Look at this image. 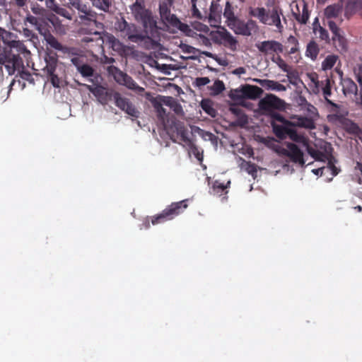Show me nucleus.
I'll use <instances>...</instances> for the list:
<instances>
[{"instance_id": "nucleus-1", "label": "nucleus", "mask_w": 362, "mask_h": 362, "mask_svg": "<svg viewBox=\"0 0 362 362\" xmlns=\"http://www.w3.org/2000/svg\"><path fill=\"white\" fill-rule=\"evenodd\" d=\"M297 143L304 147L308 153L315 160L318 161H328L329 168L332 170L334 175H337L339 173V169L334 165L335 160L332 155V148L331 145L327 143H325L323 145V151L320 150L315 151L309 146L308 139L303 135L300 137V141Z\"/></svg>"}, {"instance_id": "nucleus-2", "label": "nucleus", "mask_w": 362, "mask_h": 362, "mask_svg": "<svg viewBox=\"0 0 362 362\" xmlns=\"http://www.w3.org/2000/svg\"><path fill=\"white\" fill-rule=\"evenodd\" d=\"M297 143L304 147L308 153L315 160L318 161H328L329 168L332 170L334 175H337L339 173V169L334 165L335 160L332 155V148L331 145L327 143H325L323 145V151L320 150L315 151L309 146L308 139L303 135L300 137V141Z\"/></svg>"}, {"instance_id": "nucleus-3", "label": "nucleus", "mask_w": 362, "mask_h": 362, "mask_svg": "<svg viewBox=\"0 0 362 362\" xmlns=\"http://www.w3.org/2000/svg\"><path fill=\"white\" fill-rule=\"evenodd\" d=\"M297 143L304 147L308 153L315 160L318 161H328L329 168L332 170L334 175H337L339 173V169L334 165L335 160L332 155V148L331 145L327 143H325L323 145V151L320 150L315 151L309 146L308 139L303 135L300 137V141Z\"/></svg>"}, {"instance_id": "nucleus-4", "label": "nucleus", "mask_w": 362, "mask_h": 362, "mask_svg": "<svg viewBox=\"0 0 362 362\" xmlns=\"http://www.w3.org/2000/svg\"><path fill=\"white\" fill-rule=\"evenodd\" d=\"M276 119L284 123L286 126H293L313 129L315 127L313 119L305 117L294 115L291 117V121L284 119L281 116H276ZM274 132L280 139H284L288 134L289 129L287 127L273 125Z\"/></svg>"}, {"instance_id": "nucleus-5", "label": "nucleus", "mask_w": 362, "mask_h": 362, "mask_svg": "<svg viewBox=\"0 0 362 362\" xmlns=\"http://www.w3.org/2000/svg\"><path fill=\"white\" fill-rule=\"evenodd\" d=\"M249 14L257 18L262 24L275 26L279 32L283 29L280 18L281 13L276 8L271 11H267L263 7L250 8Z\"/></svg>"}, {"instance_id": "nucleus-6", "label": "nucleus", "mask_w": 362, "mask_h": 362, "mask_svg": "<svg viewBox=\"0 0 362 362\" xmlns=\"http://www.w3.org/2000/svg\"><path fill=\"white\" fill-rule=\"evenodd\" d=\"M130 10L135 19L143 24L146 32L156 27V21L151 13L145 8L144 1L135 2L130 6Z\"/></svg>"}, {"instance_id": "nucleus-7", "label": "nucleus", "mask_w": 362, "mask_h": 362, "mask_svg": "<svg viewBox=\"0 0 362 362\" xmlns=\"http://www.w3.org/2000/svg\"><path fill=\"white\" fill-rule=\"evenodd\" d=\"M211 40L218 45H223L231 51H236L238 49L239 43L234 37L225 28H220L218 30L210 33Z\"/></svg>"}, {"instance_id": "nucleus-8", "label": "nucleus", "mask_w": 362, "mask_h": 362, "mask_svg": "<svg viewBox=\"0 0 362 362\" xmlns=\"http://www.w3.org/2000/svg\"><path fill=\"white\" fill-rule=\"evenodd\" d=\"M185 201H182L177 203H173L169 207L163 210V211L151 219L153 225L163 223L165 221L170 220L175 216L182 213L184 209L187 207V205L185 203Z\"/></svg>"}, {"instance_id": "nucleus-9", "label": "nucleus", "mask_w": 362, "mask_h": 362, "mask_svg": "<svg viewBox=\"0 0 362 362\" xmlns=\"http://www.w3.org/2000/svg\"><path fill=\"white\" fill-rule=\"evenodd\" d=\"M68 6L78 11L81 20L93 22L98 28H102V24L96 22L95 13L81 0H68Z\"/></svg>"}, {"instance_id": "nucleus-10", "label": "nucleus", "mask_w": 362, "mask_h": 362, "mask_svg": "<svg viewBox=\"0 0 362 362\" xmlns=\"http://www.w3.org/2000/svg\"><path fill=\"white\" fill-rule=\"evenodd\" d=\"M172 5L167 3H162L160 4L159 10L162 20L166 23L178 28L180 31H186L188 33L187 34L192 35V33H190L187 24L182 23L175 15L170 13V7Z\"/></svg>"}, {"instance_id": "nucleus-11", "label": "nucleus", "mask_w": 362, "mask_h": 362, "mask_svg": "<svg viewBox=\"0 0 362 362\" xmlns=\"http://www.w3.org/2000/svg\"><path fill=\"white\" fill-rule=\"evenodd\" d=\"M187 26L192 33V35L187 34L188 33L186 31H182L187 36L196 38L199 40L201 43L205 45H208L209 44V40L206 37V35L210 34L209 28L200 22L194 21L191 23V25H187Z\"/></svg>"}, {"instance_id": "nucleus-12", "label": "nucleus", "mask_w": 362, "mask_h": 362, "mask_svg": "<svg viewBox=\"0 0 362 362\" xmlns=\"http://www.w3.org/2000/svg\"><path fill=\"white\" fill-rule=\"evenodd\" d=\"M284 102L274 95H268L260 100L259 108L265 115H270L274 110L280 109Z\"/></svg>"}, {"instance_id": "nucleus-13", "label": "nucleus", "mask_w": 362, "mask_h": 362, "mask_svg": "<svg viewBox=\"0 0 362 362\" xmlns=\"http://www.w3.org/2000/svg\"><path fill=\"white\" fill-rule=\"evenodd\" d=\"M109 71L112 74L115 80L118 83L125 86L129 89L137 90L139 93L144 91L143 88L138 86L130 76L123 73L117 67L110 66L109 68Z\"/></svg>"}, {"instance_id": "nucleus-14", "label": "nucleus", "mask_w": 362, "mask_h": 362, "mask_svg": "<svg viewBox=\"0 0 362 362\" xmlns=\"http://www.w3.org/2000/svg\"><path fill=\"white\" fill-rule=\"evenodd\" d=\"M229 28L237 35L250 36L252 31L257 29V25L253 20H248L247 22H244L238 18Z\"/></svg>"}, {"instance_id": "nucleus-15", "label": "nucleus", "mask_w": 362, "mask_h": 362, "mask_svg": "<svg viewBox=\"0 0 362 362\" xmlns=\"http://www.w3.org/2000/svg\"><path fill=\"white\" fill-rule=\"evenodd\" d=\"M258 88L252 86H245L240 88L232 90L229 94V96L233 100H240L242 98H250L254 99L257 95Z\"/></svg>"}, {"instance_id": "nucleus-16", "label": "nucleus", "mask_w": 362, "mask_h": 362, "mask_svg": "<svg viewBox=\"0 0 362 362\" xmlns=\"http://www.w3.org/2000/svg\"><path fill=\"white\" fill-rule=\"evenodd\" d=\"M0 63L5 64L9 75L14 74L15 70L18 69L22 64L21 59L18 54H12L11 52H5L1 57Z\"/></svg>"}, {"instance_id": "nucleus-17", "label": "nucleus", "mask_w": 362, "mask_h": 362, "mask_svg": "<svg viewBox=\"0 0 362 362\" xmlns=\"http://www.w3.org/2000/svg\"><path fill=\"white\" fill-rule=\"evenodd\" d=\"M281 153L288 156L293 163L300 166H303L305 164L303 152L294 144L288 143L286 147L281 150Z\"/></svg>"}, {"instance_id": "nucleus-18", "label": "nucleus", "mask_w": 362, "mask_h": 362, "mask_svg": "<svg viewBox=\"0 0 362 362\" xmlns=\"http://www.w3.org/2000/svg\"><path fill=\"white\" fill-rule=\"evenodd\" d=\"M93 34L98 37V40L101 41L103 44H106L113 50L120 54L124 52L123 45L113 35L109 33L102 34L100 31H95Z\"/></svg>"}, {"instance_id": "nucleus-19", "label": "nucleus", "mask_w": 362, "mask_h": 362, "mask_svg": "<svg viewBox=\"0 0 362 362\" xmlns=\"http://www.w3.org/2000/svg\"><path fill=\"white\" fill-rule=\"evenodd\" d=\"M116 105L127 115L133 117H138L139 112L134 105L127 98H122L118 93L114 94Z\"/></svg>"}, {"instance_id": "nucleus-20", "label": "nucleus", "mask_w": 362, "mask_h": 362, "mask_svg": "<svg viewBox=\"0 0 362 362\" xmlns=\"http://www.w3.org/2000/svg\"><path fill=\"white\" fill-rule=\"evenodd\" d=\"M291 11L295 18L300 23H306L308 19V11L304 1H293L291 4Z\"/></svg>"}, {"instance_id": "nucleus-21", "label": "nucleus", "mask_w": 362, "mask_h": 362, "mask_svg": "<svg viewBox=\"0 0 362 362\" xmlns=\"http://www.w3.org/2000/svg\"><path fill=\"white\" fill-rule=\"evenodd\" d=\"M257 47L260 52L267 54H279L283 52L282 45L274 40L263 41L257 45Z\"/></svg>"}, {"instance_id": "nucleus-22", "label": "nucleus", "mask_w": 362, "mask_h": 362, "mask_svg": "<svg viewBox=\"0 0 362 362\" xmlns=\"http://www.w3.org/2000/svg\"><path fill=\"white\" fill-rule=\"evenodd\" d=\"M221 12L222 9L219 4L214 0H212L208 16L209 23L211 26H219L221 22Z\"/></svg>"}, {"instance_id": "nucleus-23", "label": "nucleus", "mask_w": 362, "mask_h": 362, "mask_svg": "<svg viewBox=\"0 0 362 362\" xmlns=\"http://www.w3.org/2000/svg\"><path fill=\"white\" fill-rule=\"evenodd\" d=\"M86 87L101 104H106L110 99V93L103 86L86 85Z\"/></svg>"}, {"instance_id": "nucleus-24", "label": "nucleus", "mask_w": 362, "mask_h": 362, "mask_svg": "<svg viewBox=\"0 0 362 362\" xmlns=\"http://www.w3.org/2000/svg\"><path fill=\"white\" fill-rule=\"evenodd\" d=\"M342 13V5L339 4L329 5L326 7L324 11L325 17L329 20V21L336 20L339 22H342L341 18Z\"/></svg>"}, {"instance_id": "nucleus-25", "label": "nucleus", "mask_w": 362, "mask_h": 362, "mask_svg": "<svg viewBox=\"0 0 362 362\" xmlns=\"http://www.w3.org/2000/svg\"><path fill=\"white\" fill-rule=\"evenodd\" d=\"M328 25L333 34L332 40L335 46H339L341 49H344L345 39L336 23L332 21H328Z\"/></svg>"}, {"instance_id": "nucleus-26", "label": "nucleus", "mask_w": 362, "mask_h": 362, "mask_svg": "<svg viewBox=\"0 0 362 362\" xmlns=\"http://www.w3.org/2000/svg\"><path fill=\"white\" fill-rule=\"evenodd\" d=\"M252 81L259 83L263 88L276 91H285L286 88L282 84L279 83L277 81L268 80V79H259V78H253Z\"/></svg>"}, {"instance_id": "nucleus-27", "label": "nucleus", "mask_w": 362, "mask_h": 362, "mask_svg": "<svg viewBox=\"0 0 362 362\" xmlns=\"http://www.w3.org/2000/svg\"><path fill=\"white\" fill-rule=\"evenodd\" d=\"M6 46H8L11 50L14 49L18 53L24 54H30V52L27 49L23 42L21 40H16V36L14 34L13 35V37H11Z\"/></svg>"}, {"instance_id": "nucleus-28", "label": "nucleus", "mask_w": 362, "mask_h": 362, "mask_svg": "<svg viewBox=\"0 0 362 362\" xmlns=\"http://www.w3.org/2000/svg\"><path fill=\"white\" fill-rule=\"evenodd\" d=\"M230 181L228 180L226 182H221L217 180L214 181L212 185V192L218 196H222L228 193V189L230 186Z\"/></svg>"}, {"instance_id": "nucleus-29", "label": "nucleus", "mask_w": 362, "mask_h": 362, "mask_svg": "<svg viewBox=\"0 0 362 362\" xmlns=\"http://www.w3.org/2000/svg\"><path fill=\"white\" fill-rule=\"evenodd\" d=\"M46 42L48 45H49L52 47L57 50L62 51L63 53H71V49L64 47L61 43L58 42V40L51 35H49L45 38Z\"/></svg>"}, {"instance_id": "nucleus-30", "label": "nucleus", "mask_w": 362, "mask_h": 362, "mask_svg": "<svg viewBox=\"0 0 362 362\" xmlns=\"http://www.w3.org/2000/svg\"><path fill=\"white\" fill-rule=\"evenodd\" d=\"M223 17L226 19V23L229 28L233 23L238 18H237L233 11V8L229 2H227L223 12Z\"/></svg>"}, {"instance_id": "nucleus-31", "label": "nucleus", "mask_w": 362, "mask_h": 362, "mask_svg": "<svg viewBox=\"0 0 362 362\" xmlns=\"http://www.w3.org/2000/svg\"><path fill=\"white\" fill-rule=\"evenodd\" d=\"M176 130L177 136L180 137L182 142L187 146L192 144V142L190 139L189 132L183 125L177 124L176 126Z\"/></svg>"}, {"instance_id": "nucleus-32", "label": "nucleus", "mask_w": 362, "mask_h": 362, "mask_svg": "<svg viewBox=\"0 0 362 362\" xmlns=\"http://www.w3.org/2000/svg\"><path fill=\"white\" fill-rule=\"evenodd\" d=\"M272 62H274L282 71L287 73V78L289 82H292L291 79V75L293 73L291 72L290 67L288 64L281 59V57L279 55L274 56L272 59Z\"/></svg>"}, {"instance_id": "nucleus-33", "label": "nucleus", "mask_w": 362, "mask_h": 362, "mask_svg": "<svg viewBox=\"0 0 362 362\" xmlns=\"http://www.w3.org/2000/svg\"><path fill=\"white\" fill-rule=\"evenodd\" d=\"M362 7V0L350 1L345 8V16L348 18Z\"/></svg>"}, {"instance_id": "nucleus-34", "label": "nucleus", "mask_w": 362, "mask_h": 362, "mask_svg": "<svg viewBox=\"0 0 362 362\" xmlns=\"http://www.w3.org/2000/svg\"><path fill=\"white\" fill-rule=\"evenodd\" d=\"M46 66L44 68V71L47 74H52V72H55L57 64V59L55 56L49 55L45 58Z\"/></svg>"}, {"instance_id": "nucleus-35", "label": "nucleus", "mask_w": 362, "mask_h": 362, "mask_svg": "<svg viewBox=\"0 0 362 362\" xmlns=\"http://www.w3.org/2000/svg\"><path fill=\"white\" fill-rule=\"evenodd\" d=\"M117 28L121 31H127V35H128L129 39H133L135 37V35L132 33V28L134 30L135 26L134 25L128 24V23L124 19L118 21Z\"/></svg>"}, {"instance_id": "nucleus-36", "label": "nucleus", "mask_w": 362, "mask_h": 362, "mask_svg": "<svg viewBox=\"0 0 362 362\" xmlns=\"http://www.w3.org/2000/svg\"><path fill=\"white\" fill-rule=\"evenodd\" d=\"M240 169L251 175L254 179L257 177V168L255 165L245 160L240 163Z\"/></svg>"}, {"instance_id": "nucleus-37", "label": "nucleus", "mask_w": 362, "mask_h": 362, "mask_svg": "<svg viewBox=\"0 0 362 362\" xmlns=\"http://www.w3.org/2000/svg\"><path fill=\"white\" fill-rule=\"evenodd\" d=\"M343 90L345 94H356L357 93V86L355 83L350 79H345L342 83Z\"/></svg>"}, {"instance_id": "nucleus-38", "label": "nucleus", "mask_w": 362, "mask_h": 362, "mask_svg": "<svg viewBox=\"0 0 362 362\" xmlns=\"http://www.w3.org/2000/svg\"><path fill=\"white\" fill-rule=\"evenodd\" d=\"M201 107L202 110L209 115H210L212 117H216V111L213 107L212 102L210 100H202L201 102Z\"/></svg>"}, {"instance_id": "nucleus-39", "label": "nucleus", "mask_w": 362, "mask_h": 362, "mask_svg": "<svg viewBox=\"0 0 362 362\" xmlns=\"http://www.w3.org/2000/svg\"><path fill=\"white\" fill-rule=\"evenodd\" d=\"M337 59L338 57L337 55H328L322 63V69L325 71L331 69L336 64Z\"/></svg>"}, {"instance_id": "nucleus-40", "label": "nucleus", "mask_w": 362, "mask_h": 362, "mask_svg": "<svg viewBox=\"0 0 362 362\" xmlns=\"http://www.w3.org/2000/svg\"><path fill=\"white\" fill-rule=\"evenodd\" d=\"M225 89V86L223 81L216 80L213 85L210 86L211 94L212 95H217L220 94Z\"/></svg>"}, {"instance_id": "nucleus-41", "label": "nucleus", "mask_w": 362, "mask_h": 362, "mask_svg": "<svg viewBox=\"0 0 362 362\" xmlns=\"http://www.w3.org/2000/svg\"><path fill=\"white\" fill-rule=\"evenodd\" d=\"M175 100V99H174L172 97L159 95L153 98L152 100L159 103L162 106L165 105L170 107L171 105H173Z\"/></svg>"}, {"instance_id": "nucleus-42", "label": "nucleus", "mask_w": 362, "mask_h": 362, "mask_svg": "<svg viewBox=\"0 0 362 362\" xmlns=\"http://www.w3.org/2000/svg\"><path fill=\"white\" fill-rule=\"evenodd\" d=\"M310 79L309 86L314 93H319V81L317 80V76L315 74H310L308 75Z\"/></svg>"}, {"instance_id": "nucleus-43", "label": "nucleus", "mask_w": 362, "mask_h": 362, "mask_svg": "<svg viewBox=\"0 0 362 362\" xmlns=\"http://www.w3.org/2000/svg\"><path fill=\"white\" fill-rule=\"evenodd\" d=\"M151 102L153 103V105L154 108L156 110L158 117H159V119L160 120H162V122H164L165 120L167 119V113H166L165 110L159 103H156V102H154L153 100H151Z\"/></svg>"}, {"instance_id": "nucleus-44", "label": "nucleus", "mask_w": 362, "mask_h": 362, "mask_svg": "<svg viewBox=\"0 0 362 362\" xmlns=\"http://www.w3.org/2000/svg\"><path fill=\"white\" fill-rule=\"evenodd\" d=\"M318 54L317 45L315 42H310L307 47L306 55L315 59Z\"/></svg>"}, {"instance_id": "nucleus-45", "label": "nucleus", "mask_w": 362, "mask_h": 362, "mask_svg": "<svg viewBox=\"0 0 362 362\" xmlns=\"http://www.w3.org/2000/svg\"><path fill=\"white\" fill-rule=\"evenodd\" d=\"M93 3V5L96 8L106 11L108 10L110 6V2L108 0H90Z\"/></svg>"}, {"instance_id": "nucleus-46", "label": "nucleus", "mask_w": 362, "mask_h": 362, "mask_svg": "<svg viewBox=\"0 0 362 362\" xmlns=\"http://www.w3.org/2000/svg\"><path fill=\"white\" fill-rule=\"evenodd\" d=\"M193 131L195 133H197L204 140L213 141L214 139V135L210 132H204V130L199 129V127H195Z\"/></svg>"}, {"instance_id": "nucleus-47", "label": "nucleus", "mask_w": 362, "mask_h": 362, "mask_svg": "<svg viewBox=\"0 0 362 362\" xmlns=\"http://www.w3.org/2000/svg\"><path fill=\"white\" fill-rule=\"evenodd\" d=\"M13 33L0 27V41H2L4 45H7L11 37H13Z\"/></svg>"}, {"instance_id": "nucleus-48", "label": "nucleus", "mask_w": 362, "mask_h": 362, "mask_svg": "<svg viewBox=\"0 0 362 362\" xmlns=\"http://www.w3.org/2000/svg\"><path fill=\"white\" fill-rule=\"evenodd\" d=\"M322 92L325 100L329 104H332V103L328 99V96L331 95V88H330V81L329 79H326L325 81V84L322 88Z\"/></svg>"}, {"instance_id": "nucleus-49", "label": "nucleus", "mask_w": 362, "mask_h": 362, "mask_svg": "<svg viewBox=\"0 0 362 362\" xmlns=\"http://www.w3.org/2000/svg\"><path fill=\"white\" fill-rule=\"evenodd\" d=\"M54 13H56L57 14L68 19V20H71L72 19V16L71 14L64 8L63 7H61L58 5V6L54 9Z\"/></svg>"}, {"instance_id": "nucleus-50", "label": "nucleus", "mask_w": 362, "mask_h": 362, "mask_svg": "<svg viewBox=\"0 0 362 362\" xmlns=\"http://www.w3.org/2000/svg\"><path fill=\"white\" fill-rule=\"evenodd\" d=\"M78 71L81 73L83 76H90L93 75V69L86 64H83L79 67Z\"/></svg>"}, {"instance_id": "nucleus-51", "label": "nucleus", "mask_w": 362, "mask_h": 362, "mask_svg": "<svg viewBox=\"0 0 362 362\" xmlns=\"http://www.w3.org/2000/svg\"><path fill=\"white\" fill-rule=\"evenodd\" d=\"M188 146L190 148L189 153H192L199 161H202L203 159L202 153L200 152L199 149L197 147H195L192 143L191 145Z\"/></svg>"}, {"instance_id": "nucleus-52", "label": "nucleus", "mask_w": 362, "mask_h": 362, "mask_svg": "<svg viewBox=\"0 0 362 362\" xmlns=\"http://www.w3.org/2000/svg\"><path fill=\"white\" fill-rule=\"evenodd\" d=\"M180 48L182 52L186 54H194L196 52V49L194 47L187 44H181L180 45Z\"/></svg>"}, {"instance_id": "nucleus-53", "label": "nucleus", "mask_w": 362, "mask_h": 362, "mask_svg": "<svg viewBox=\"0 0 362 362\" xmlns=\"http://www.w3.org/2000/svg\"><path fill=\"white\" fill-rule=\"evenodd\" d=\"M192 4V15L193 17L197 18L198 19H203L204 17L199 11L197 7V2L191 3Z\"/></svg>"}, {"instance_id": "nucleus-54", "label": "nucleus", "mask_w": 362, "mask_h": 362, "mask_svg": "<svg viewBox=\"0 0 362 362\" xmlns=\"http://www.w3.org/2000/svg\"><path fill=\"white\" fill-rule=\"evenodd\" d=\"M315 34L318 35L319 37L322 40H327L329 39V35L327 31L320 26L318 28L315 29Z\"/></svg>"}, {"instance_id": "nucleus-55", "label": "nucleus", "mask_w": 362, "mask_h": 362, "mask_svg": "<svg viewBox=\"0 0 362 362\" xmlns=\"http://www.w3.org/2000/svg\"><path fill=\"white\" fill-rule=\"evenodd\" d=\"M47 75L49 77V80L53 85L54 87H59L60 85V79L59 77L54 74V72H52V74H47Z\"/></svg>"}, {"instance_id": "nucleus-56", "label": "nucleus", "mask_w": 362, "mask_h": 362, "mask_svg": "<svg viewBox=\"0 0 362 362\" xmlns=\"http://www.w3.org/2000/svg\"><path fill=\"white\" fill-rule=\"evenodd\" d=\"M209 82L210 80L208 77H200L196 78L195 84L197 86L201 87L209 83Z\"/></svg>"}, {"instance_id": "nucleus-57", "label": "nucleus", "mask_w": 362, "mask_h": 362, "mask_svg": "<svg viewBox=\"0 0 362 362\" xmlns=\"http://www.w3.org/2000/svg\"><path fill=\"white\" fill-rule=\"evenodd\" d=\"M323 162H324V163L327 162V163H328V161H327V160H325V161H323ZM329 170V171L330 172V173H331L333 176H334V175L332 174V170L329 168V164H327V167H326V168H325V167H320V168H317V169H313V170H312V172H313L315 175H322V173H323V170Z\"/></svg>"}, {"instance_id": "nucleus-58", "label": "nucleus", "mask_w": 362, "mask_h": 362, "mask_svg": "<svg viewBox=\"0 0 362 362\" xmlns=\"http://www.w3.org/2000/svg\"><path fill=\"white\" fill-rule=\"evenodd\" d=\"M230 111L233 114H235L236 115H239L243 122H247L246 116L241 113V111H240V110L239 108L235 107H230Z\"/></svg>"}, {"instance_id": "nucleus-59", "label": "nucleus", "mask_w": 362, "mask_h": 362, "mask_svg": "<svg viewBox=\"0 0 362 362\" xmlns=\"http://www.w3.org/2000/svg\"><path fill=\"white\" fill-rule=\"evenodd\" d=\"M45 2V6L49 10L54 11V9L58 6L56 3V0H44Z\"/></svg>"}, {"instance_id": "nucleus-60", "label": "nucleus", "mask_w": 362, "mask_h": 362, "mask_svg": "<svg viewBox=\"0 0 362 362\" xmlns=\"http://www.w3.org/2000/svg\"><path fill=\"white\" fill-rule=\"evenodd\" d=\"M288 41L291 42L293 44H295V45L290 49V50L288 52V54H296L298 50V47L297 45L296 44V41L295 37H293V36H291L288 38Z\"/></svg>"}, {"instance_id": "nucleus-61", "label": "nucleus", "mask_w": 362, "mask_h": 362, "mask_svg": "<svg viewBox=\"0 0 362 362\" xmlns=\"http://www.w3.org/2000/svg\"><path fill=\"white\" fill-rule=\"evenodd\" d=\"M31 11L34 14L40 15L45 11V9L39 5H33L31 6Z\"/></svg>"}, {"instance_id": "nucleus-62", "label": "nucleus", "mask_w": 362, "mask_h": 362, "mask_svg": "<svg viewBox=\"0 0 362 362\" xmlns=\"http://www.w3.org/2000/svg\"><path fill=\"white\" fill-rule=\"evenodd\" d=\"M170 109H172L175 112L179 114L182 112V108L180 104L177 103L176 100L173 102V105H171Z\"/></svg>"}, {"instance_id": "nucleus-63", "label": "nucleus", "mask_w": 362, "mask_h": 362, "mask_svg": "<svg viewBox=\"0 0 362 362\" xmlns=\"http://www.w3.org/2000/svg\"><path fill=\"white\" fill-rule=\"evenodd\" d=\"M308 111L310 112V115L312 117H318V114H317V109L311 105H308Z\"/></svg>"}, {"instance_id": "nucleus-64", "label": "nucleus", "mask_w": 362, "mask_h": 362, "mask_svg": "<svg viewBox=\"0 0 362 362\" xmlns=\"http://www.w3.org/2000/svg\"><path fill=\"white\" fill-rule=\"evenodd\" d=\"M26 22L29 23L30 24L37 26V19L33 16L28 15L25 18Z\"/></svg>"}]
</instances>
